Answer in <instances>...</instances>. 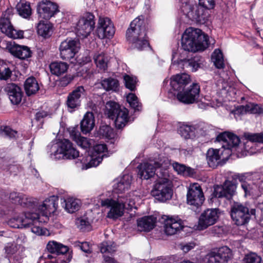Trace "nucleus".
I'll use <instances>...</instances> for the list:
<instances>
[{
	"mask_svg": "<svg viewBox=\"0 0 263 263\" xmlns=\"http://www.w3.org/2000/svg\"><path fill=\"white\" fill-rule=\"evenodd\" d=\"M92 222L91 217H89L87 215H81L76 218L75 224L80 230L85 231H89L91 229V223Z\"/></svg>",
	"mask_w": 263,
	"mask_h": 263,
	"instance_id": "72a5a7b5",
	"label": "nucleus"
},
{
	"mask_svg": "<svg viewBox=\"0 0 263 263\" xmlns=\"http://www.w3.org/2000/svg\"><path fill=\"white\" fill-rule=\"evenodd\" d=\"M157 218L154 215H147L139 218L137 220L138 230L149 232L156 226Z\"/></svg>",
	"mask_w": 263,
	"mask_h": 263,
	"instance_id": "393cba45",
	"label": "nucleus"
},
{
	"mask_svg": "<svg viewBox=\"0 0 263 263\" xmlns=\"http://www.w3.org/2000/svg\"><path fill=\"white\" fill-rule=\"evenodd\" d=\"M204 8V7L200 5L199 6H196L188 13V15L196 21L203 22L207 18V15L205 13L206 10Z\"/></svg>",
	"mask_w": 263,
	"mask_h": 263,
	"instance_id": "c9c22d12",
	"label": "nucleus"
},
{
	"mask_svg": "<svg viewBox=\"0 0 263 263\" xmlns=\"http://www.w3.org/2000/svg\"><path fill=\"white\" fill-rule=\"evenodd\" d=\"M5 252L7 254L11 255L16 252L17 246L14 243H9L5 248Z\"/></svg>",
	"mask_w": 263,
	"mask_h": 263,
	"instance_id": "338daca9",
	"label": "nucleus"
},
{
	"mask_svg": "<svg viewBox=\"0 0 263 263\" xmlns=\"http://www.w3.org/2000/svg\"><path fill=\"white\" fill-rule=\"evenodd\" d=\"M196 135H200L201 136H204L211 129L210 126L205 122H200L196 124H194Z\"/></svg>",
	"mask_w": 263,
	"mask_h": 263,
	"instance_id": "8fccbe9b",
	"label": "nucleus"
},
{
	"mask_svg": "<svg viewBox=\"0 0 263 263\" xmlns=\"http://www.w3.org/2000/svg\"><path fill=\"white\" fill-rule=\"evenodd\" d=\"M46 249L49 253L55 255L64 254L69 250L67 246L55 241H49L47 245Z\"/></svg>",
	"mask_w": 263,
	"mask_h": 263,
	"instance_id": "473e14b6",
	"label": "nucleus"
},
{
	"mask_svg": "<svg viewBox=\"0 0 263 263\" xmlns=\"http://www.w3.org/2000/svg\"><path fill=\"white\" fill-rule=\"evenodd\" d=\"M179 134L185 139H193L196 137L194 125H183L180 127Z\"/></svg>",
	"mask_w": 263,
	"mask_h": 263,
	"instance_id": "a19ab883",
	"label": "nucleus"
},
{
	"mask_svg": "<svg viewBox=\"0 0 263 263\" xmlns=\"http://www.w3.org/2000/svg\"><path fill=\"white\" fill-rule=\"evenodd\" d=\"M59 197L52 195L45 199L42 203L35 204L34 209L37 214H54L58 210Z\"/></svg>",
	"mask_w": 263,
	"mask_h": 263,
	"instance_id": "a211bd4d",
	"label": "nucleus"
},
{
	"mask_svg": "<svg viewBox=\"0 0 263 263\" xmlns=\"http://www.w3.org/2000/svg\"><path fill=\"white\" fill-rule=\"evenodd\" d=\"M73 76L71 75H66L60 79L59 85L61 87L67 86L73 79Z\"/></svg>",
	"mask_w": 263,
	"mask_h": 263,
	"instance_id": "774afa93",
	"label": "nucleus"
},
{
	"mask_svg": "<svg viewBox=\"0 0 263 263\" xmlns=\"http://www.w3.org/2000/svg\"><path fill=\"white\" fill-rule=\"evenodd\" d=\"M200 87L198 83H193L185 91L178 92L177 98L180 102L186 104L197 102L200 96Z\"/></svg>",
	"mask_w": 263,
	"mask_h": 263,
	"instance_id": "2eb2a0df",
	"label": "nucleus"
},
{
	"mask_svg": "<svg viewBox=\"0 0 263 263\" xmlns=\"http://www.w3.org/2000/svg\"><path fill=\"white\" fill-rule=\"evenodd\" d=\"M124 80L125 86L131 91H134L136 88V78L128 75L124 76Z\"/></svg>",
	"mask_w": 263,
	"mask_h": 263,
	"instance_id": "6e6d98bb",
	"label": "nucleus"
},
{
	"mask_svg": "<svg viewBox=\"0 0 263 263\" xmlns=\"http://www.w3.org/2000/svg\"><path fill=\"white\" fill-rule=\"evenodd\" d=\"M69 65L66 63L61 61L52 62L49 65L51 73L57 76L65 73Z\"/></svg>",
	"mask_w": 263,
	"mask_h": 263,
	"instance_id": "f704fd0d",
	"label": "nucleus"
},
{
	"mask_svg": "<svg viewBox=\"0 0 263 263\" xmlns=\"http://www.w3.org/2000/svg\"><path fill=\"white\" fill-rule=\"evenodd\" d=\"M16 10L20 16L25 18H29L32 13L30 4L24 1H21L16 6Z\"/></svg>",
	"mask_w": 263,
	"mask_h": 263,
	"instance_id": "4c0bfd02",
	"label": "nucleus"
},
{
	"mask_svg": "<svg viewBox=\"0 0 263 263\" xmlns=\"http://www.w3.org/2000/svg\"><path fill=\"white\" fill-rule=\"evenodd\" d=\"M37 32L39 35L46 38L52 33V26L49 23H44L41 21L37 24Z\"/></svg>",
	"mask_w": 263,
	"mask_h": 263,
	"instance_id": "ea45409f",
	"label": "nucleus"
},
{
	"mask_svg": "<svg viewBox=\"0 0 263 263\" xmlns=\"http://www.w3.org/2000/svg\"><path fill=\"white\" fill-rule=\"evenodd\" d=\"M126 100L130 106L135 110H141V104L139 102L137 97L134 93H129L127 96Z\"/></svg>",
	"mask_w": 263,
	"mask_h": 263,
	"instance_id": "09e8293b",
	"label": "nucleus"
},
{
	"mask_svg": "<svg viewBox=\"0 0 263 263\" xmlns=\"http://www.w3.org/2000/svg\"><path fill=\"white\" fill-rule=\"evenodd\" d=\"M134 202L130 199L122 196H119L117 199L106 198L102 199L101 208L102 211L106 214H124L132 211L136 208L134 206Z\"/></svg>",
	"mask_w": 263,
	"mask_h": 263,
	"instance_id": "423d86ee",
	"label": "nucleus"
},
{
	"mask_svg": "<svg viewBox=\"0 0 263 263\" xmlns=\"http://www.w3.org/2000/svg\"><path fill=\"white\" fill-rule=\"evenodd\" d=\"M161 219L164 224V232L167 235H174L184 227L183 221L177 216L162 215Z\"/></svg>",
	"mask_w": 263,
	"mask_h": 263,
	"instance_id": "ddd939ff",
	"label": "nucleus"
},
{
	"mask_svg": "<svg viewBox=\"0 0 263 263\" xmlns=\"http://www.w3.org/2000/svg\"><path fill=\"white\" fill-rule=\"evenodd\" d=\"M98 133L100 136L107 139H111L115 137L113 129L108 125L101 126Z\"/></svg>",
	"mask_w": 263,
	"mask_h": 263,
	"instance_id": "de8ad7c7",
	"label": "nucleus"
},
{
	"mask_svg": "<svg viewBox=\"0 0 263 263\" xmlns=\"http://www.w3.org/2000/svg\"><path fill=\"white\" fill-rule=\"evenodd\" d=\"M49 215H22L21 217L14 218L9 221V224L13 228H23L30 227L31 232L37 235H44L46 230L40 226V224L47 223L49 219Z\"/></svg>",
	"mask_w": 263,
	"mask_h": 263,
	"instance_id": "7ed1b4c3",
	"label": "nucleus"
},
{
	"mask_svg": "<svg viewBox=\"0 0 263 263\" xmlns=\"http://www.w3.org/2000/svg\"><path fill=\"white\" fill-rule=\"evenodd\" d=\"M16 134L17 132L12 129L9 127L5 126L0 128V136L2 137L13 138L16 137Z\"/></svg>",
	"mask_w": 263,
	"mask_h": 263,
	"instance_id": "864d4df0",
	"label": "nucleus"
},
{
	"mask_svg": "<svg viewBox=\"0 0 263 263\" xmlns=\"http://www.w3.org/2000/svg\"><path fill=\"white\" fill-rule=\"evenodd\" d=\"M126 35L127 41L139 50H143L149 46L144 21L140 16L131 22Z\"/></svg>",
	"mask_w": 263,
	"mask_h": 263,
	"instance_id": "20e7f679",
	"label": "nucleus"
},
{
	"mask_svg": "<svg viewBox=\"0 0 263 263\" xmlns=\"http://www.w3.org/2000/svg\"><path fill=\"white\" fill-rule=\"evenodd\" d=\"M256 184L254 183L253 185L249 184L246 182H243L241 184V187L245 192V196H250L254 193L255 187Z\"/></svg>",
	"mask_w": 263,
	"mask_h": 263,
	"instance_id": "052dcab7",
	"label": "nucleus"
},
{
	"mask_svg": "<svg viewBox=\"0 0 263 263\" xmlns=\"http://www.w3.org/2000/svg\"><path fill=\"white\" fill-rule=\"evenodd\" d=\"M62 200L63 201H61V203L66 212L72 214L79 210L80 208V200L72 198L67 199L61 198V200Z\"/></svg>",
	"mask_w": 263,
	"mask_h": 263,
	"instance_id": "2f4dec72",
	"label": "nucleus"
},
{
	"mask_svg": "<svg viewBox=\"0 0 263 263\" xmlns=\"http://www.w3.org/2000/svg\"><path fill=\"white\" fill-rule=\"evenodd\" d=\"M109 60V57L104 53L94 56V60L97 67L103 71L107 69Z\"/></svg>",
	"mask_w": 263,
	"mask_h": 263,
	"instance_id": "79ce46f5",
	"label": "nucleus"
},
{
	"mask_svg": "<svg viewBox=\"0 0 263 263\" xmlns=\"http://www.w3.org/2000/svg\"><path fill=\"white\" fill-rule=\"evenodd\" d=\"M245 137L251 142L263 143V133L257 134L245 133Z\"/></svg>",
	"mask_w": 263,
	"mask_h": 263,
	"instance_id": "5fc2aeb1",
	"label": "nucleus"
},
{
	"mask_svg": "<svg viewBox=\"0 0 263 263\" xmlns=\"http://www.w3.org/2000/svg\"><path fill=\"white\" fill-rule=\"evenodd\" d=\"M231 214H255L259 212L256 211L255 205L251 204L249 202L241 203L234 201L231 204Z\"/></svg>",
	"mask_w": 263,
	"mask_h": 263,
	"instance_id": "b1692460",
	"label": "nucleus"
},
{
	"mask_svg": "<svg viewBox=\"0 0 263 263\" xmlns=\"http://www.w3.org/2000/svg\"><path fill=\"white\" fill-rule=\"evenodd\" d=\"M85 89L83 86H79L69 93L67 97L66 104L68 109L73 111L81 105V98L84 95Z\"/></svg>",
	"mask_w": 263,
	"mask_h": 263,
	"instance_id": "412c9836",
	"label": "nucleus"
},
{
	"mask_svg": "<svg viewBox=\"0 0 263 263\" xmlns=\"http://www.w3.org/2000/svg\"><path fill=\"white\" fill-rule=\"evenodd\" d=\"M84 156H80L79 160L83 164L87 165V167H96L102 161L103 155H97L92 154L90 155L87 151L85 152Z\"/></svg>",
	"mask_w": 263,
	"mask_h": 263,
	"instance_id": "bb28decb",
	"label": "nucleus"
},
{
	"mask_svg": "<svg viewBox=\"0 0 263 263\" xmlns=\"http://www.w3.org/2000/svg\"><path fill=\"white\" fill-rule=\"evenodd\" d=\"M24 88L27 95L35 94L39 89V85L34 77H29L25 81Z\"/></svg>",
	"mask_w": 263,
	"mask_h": 263,
	"instance_id": "e433bc0d",
	"label": "nucleus"
},
{
	"mask_svg": "<svg viewBox=\"0 0 263 263\" xmlns=\"http://www.w3.org/2000/svg\"><path fill=\"white\" fill-rule=\"evenodd\" d=\"M253 179L254 183L258 186V189L261 193H263V174L256 173L253 174Z\"/></svg>",
	"mask_w": 263,
	"mask_h": 263,
	"instance_id": "13d9d810",
	"label": "nucleus"
},
{
	"mask_svg": "<svg viewBox=\"0 0 263 263\" xmlns=\"http://www.w3.org/2000/svg\"><path fill=\"white\" fill-rule=\"evenodd\" d=\"M9 50L12 54L20 59H26L31 56L30 48L26 46L14 45Z\"/></svg>",
	"mask_w": 263,
	"mask_h": 263,
	"instance_id": "cd10ccee",
	"label": "nucleus"
},
{
	"mask_svg": "<svg viewBox=\"0 0 263 263\" xmlns=\"http://www.w3.org/2000/svg\"><path fill=\"white\" fill-rule=\"evenodd\" d=\"M27 200H23L22 204L19 205L24 208H27L29 209H34L35 204L36 203V199L33 197H29L26 195Z\"/></svg>",
	"mask_w": 263,
	"mask_h": 263,
	"instance_id": "e2e57ef3",
	"label": "nucleus"
},
{
	"mask_svg": "<svg viewBox=\"0 0 263 263\" xmlns=\"http://www.w3.org/2000/svg\"><path fill=\"white\" fill-rule=\"evenodd\" d=\"M95 126L94 116L92 112H87L84 116L81 122V131L83 134L89 133Z\"/></svg>",
	"mask_w": 263,
	"mask_h": 263,
	"instance_id": "7c9ffc66",
	"label": "nucleus"
},
{
	"mask_svg": "<svg viewBox=\"0 0 263 263\" xmlns=\"http://www.w3.org/2000/svg\"><path fill=\"white\" fill-rule=\"evenodd\" d=\"M101 85L106 91H117L119 89V81L111 77L103 79L101 82Z\"/></svg>",
	"mask_w": 263,
	"mask_h": 263,
	"instance_id": "58836bf2",
	"label": "nucleus"
},
{
	"mask_svg": "<svg viewBox=\"0 0 263 263\" xmlns=\"http://www.w3.org/2000/svg\"><path fill=\"white\" fill-rule=\"evenodd\" d=\"M241 112H249L250 114H261L263 109L257 104L252 103L247 104L240 107Z\"/></svg>",
	"mask_w": 263,
	"mask_h": 263,
	"instance_id": "49530a36",
	"label": "nucleus"
},
{
	"mask_svg": "<svg viewBox=\"0 0 263 263\" xmlns=\"http://www.w3.org/2000/svg\"><path fill=\"white\" fill-rule=\"evenodd\" d=\"M196 246L194 242H183L179 245L180 248L184 253H187L193 249Z\"/></svg>",
	"mask_w": 263,
	"mask_h": 263,
	"instance_id": "69168bd1",
	"label": "nucleus"
},
{
	"mask_svg": "<svg viewBox=\"0 0 263 263\" xmlns=\"http://www.w3.org/2000/svg\"><path fill=\"white\" fill-rule=\"evenodd\" d=\"M12 15L13 9L11 8H8L3 13L0 18V29L3 33L10 38H22L23 37V31L14 29L11 24L10 18Z\"/></svg>",
	"mask_w": 263,
	"mask_h": 263,
	"instance_id": "f8f14e48",
	"label": "nucleus"
},
{
	"mask_svg": "<svg viewBox=\"0 0 263 263\" xmlns=\"http://www.w3.org/2000/svg\"><path fill=\"white\" fill-rule=\"evenodd\" d=\"M173 169L179 175L182 176H190L194 173V170L190 167L179 163L174 162L172 164Z\"/></svg>",
	"mask_w": 263,
	"mask_h": 263,
	"instance_id": "c03bdc74",
	"label": "nucleus"
},
{
	"mask_svg": "<svg viewBox=\"0 0 263 263\" xmlns=\"http://www.w3.org/2000/svg\"><path fill=\"white\" fill-rule=\"evenodd\" d=\"M115 29L111 20L108 17H100L97 29L98 36L101 39L112 37Z\"/></svg>",
	"mask_w": 263,
	"mask_h": 263,
	"instance_id": "6ab92c4d",
	"label": "nucleus"
},
{
	"mask_svg": "<svg viewBox=\"0 0 263 263\" xmlns=\"http://www.w3.org/2000/svg\"><path fill=\"white\" fill-rule=\"evenodd\" d=\"M191 68L192 71H196L200 67L201 63L199 62L198 58L194 57L193 59L187 60L184 61Z\"/></svg>",
	"mask_w": 263,
	"mask_h": 263,
	"instance_id": "bf43d9fd",
	"label": "nucleus"
},
{
	"mask_svg": "<svg viewBox=\"0 0 263 263\" xmlns=\"http://www.w3.org/2000/svg\"><path fill=\"white\" fill-rule=\"evenodd\" d=\"M93 154L97 155H103L104 157L105 154L103 153L106 152L107 147L105 144H98L93 146Z\"/></svg>",
	"mask_w": 263,
	"mask_h": 263,
	"instance_id": "0e129e2a",
	"label": "nucleus"
},
{
	"mask_svg": "<svg viewBox=\"0 0 263 263\" xmlns=\"http://www.w3.org/2000/svg\"><path fill=\"white\" fill-rule=\"evenodd\" d=\"M186 197L187 203L192 206V210L195 213H200L204 198L201 187L198 183H193L190 186Z\"/></svg>",
	"mask_w": 263,
	"mask_h": 263,
	"instance_id": "9b49d317",
	"label": "nucleus"
},
{
	"mask_svg": "<svg viewBox=\"0 0 263 263\" xmlns=\"http://www.w3.org/2000/svg\"><path fill=\"white\" fill-rule=\"evenodd\" d=\"M105 114L109 118L114 120L116 127L118 129L124 127L128 121V112L124 108L121 109L116 102H108L105 106Z\"/></svg>",
	"mask_w": 263,
	"mask_h": 263,
	"instance_id": "1a4fd4ad",
	"label": "nucleus"
},
{
	"mask_svg": "<svg viewBox=\"0 0 263 263\" xmlns=\"http://www.w3.org/2000/svg\"><path fill=\"white\" fill-rule=\"evenodd\" d=\"M157 176L159 180L155 184L151 194L156 199L164 202L171 199L173 194L168 171L164 170L162 172L160 170L157 172Z\"/></svg>",
	"mask_w": 263,
	"mask_h": 263,
	"instance_id": "0eeeda50",
	"label": "nucleus"
},
{
	"mask_svg": "<svg viewBox=\"0 0 263 263\" xmlns=\"http://www.w3.org/2000/svg\"><path fill=\"white\" fill-rule=\"evenodd\" d=\"M100 250L102 253L112 254L117 250L116 245L112 241H103L100 245Z\"/></svg>",
	"mask_w": 263,
	"mask_h": 263,
	"instance_id": "a18cd8bd",
	"label": "nucleus"
},
{
	"mask_svg": "<svg viewBox=\"0 0 263 263\" xmlns=\"http://www.w3.org/2000/svg\"><path fill=\"white\" fill-rule=\"evenodd\" d=\"M37 11L40 18L49 20L59 12V9L56 4L48 1H42L39 3Z\"/></svg>",
	"mask_w": 263,
	"mask_h": 263,
	"instance_id": "aec40b11",
	"label": "nucleus"
},
{
	"mask_svg": "<svg viewBox=\"0 0 263 263\" xmlns=\"http://www.w3.org/2000/svg\"><path fill=\"white\" fill-rule=\"evenodd\" d=\"M9 198L12 203L18 205L22 204L23 200H27L26 195L17 192L10 193Z\"/></svg>",
	"mask_w": 263,
	"mask_h": 263,
	"instance_id": "3c124183",
	"label": "nucleus"
},
{
	"mask_svg": "<svg viewBox=\"0 0 263 263\" xmlns=\"http://www.w3.org/2000/svg\"><path fill=\"white\" fill-rule=\"evenodd\" d=\"M190 82V76L183 73L173 76L171 78L170 85L174 90L180 92L184 90V87Z\"/></svg>",
	"mask_w": 263,
	"mask_h": 263,
	"instance_id": "4be33fe9",
	"label": "nucleus"
},
{
	"mask_svg": "<svg viewBox=\"0 0 263 263\" xmlns=\"http://www.w3.org/2000/svg\"><path fill=\"white\" fill-rule=\"evenodd\" d=\"M50 157L54 160L73 159L79 157V152L68 139H64L58 144L48 146Z\"/></svg>",
	"mask_w": 263,
	"mask_h": 263,
	"instance_id": "6e6552de",
	"label": "nucleus"
},
{
	"mask_svg": "<svg viewBox=\"0 0 263 263\" xmlns=\"http://www.w3.org/2000/svg\"><path fill=\"white\" fill-rule=\"evenodd\" d=\"M181 46L183 50L195 52L203 51L208 46V36L199 29L190 27L182 34Z\"/></svg>",
	"mask_w": 263,
	"mask_h": 263,
	"instance_id": "f03ea898",
	"label": "nucleus"
},
{
	"mask_svg": "<svg viewBox=\"0 0 263 263\" xmlns=\"http://www.w3.org/2000/svg\"><path fill=\"white\" fill-rule=\"evenodd\" d=\"M171 163L168 158L158 155L154 159H150L147 162L143 163L138 166V175L142 179L147 180L155 175H157L158 171L162 172L168 170Z\"/></svg>",
	"mask_w": 263,
	"mask_h": 263,
	"instance_id": "39448f33",
	"label": "nucleus"
},
{
	"mask_svg": "<svg viewBox=\"0 0 263 263\" xmlns=\"http://www.w3.org/2000/svg\"><path fill=\"white\" fill-rule=\"evenodd\" d=\"M5 90L9 96V98L12 104L17 105L22 101L23 92L21 88L14 83L7 84L5 88Z\"/></svg>",
	"mask_w": 263,
	"mask_h": 263,
	"instance_id": "5701e85b",
	"label": "nucleus"
},
{
	"mask_svg": "<svg viewBox=\"0 0 263 263\" xmlns=\"http://www.w3.org/2000/svg\"><path fill=\"white\" fill-rule=\"evenodd\" d=\"M212 60L216 68L221 69L224 67L223 54L220 49H216L214 50L212 55Z\"/></svg>",
	"mask_w": 263,
	"mask_h": 263,
	"instance_id": "37998d69",
	"label": "nucleus"
},
{
	"mask_svg": "<svg viewBox=\"0 0 263 263\" xmlns=\"http://www.w3.org/2000/svg\"><path fill=\"white\" fill-rule=\"evenodd\" d=\"M218 218V215H200L198 223L194 226V229L199 231L203 230L214 224Z\"/></svg>",
	"mask_w": 263,
	"mask_h": 263,
	"instance_id": "a878e982",
	"label": "nucleus"
},
{
	"mask_svg": "<svg viewBox=\"0 0 263 263\" xmlns=\"http://www.w3.org/2000/svg\"><path fill=\"white\" fill-rule=\"evenodd\" d=\"M245 263H261V258L255 253H250L246 255Z\"/></svg>",
	"mask_w": 263,
	"mask_h": 263,
	"instance_id": "4d7b16f0",
	"label": "nucleus"
},
{
	"mask_svg": "<svg viewBox=\"0 0 263 263\" xmlns=\"http://www.w3.org/2000/svg\"><path fill=\"white\" fill-rule=\"evenodd\" d=\"M69 133L71 138L82 148L87 149L92 146V140L80 136L79 132L77 131L74 128L70 130Z\"/></svg>",
	"mask_w": 263,
	"mask_h": 263,
	"instance_id": "c85d7f7f",
	"label": "nucleus"
},
{
	"mask_svg": "<svg viewBox=\"0 0 263 263\" xmlns=\"http://www.w3.org/2000/svg\"><path fill=\"white\" fill-rule=\"evenodd\" d=\"M12 72L5 65L0 64V79L6 80L10 78Z\"/></svg>",
	"mask_w": 263,
	"mask_h": 263,
	"instance_id": "680f3d73",
	"label": "nucleus"
},
{
	"mask_svg": "<svg viewBox=\"0 0 263 263\" xmlns=\"http://www.w3.org/2000/svg\"><path fill=\"white\" fill-rule=\"evenodd\" d=\"M132 177L129 175H124L114 185V192L117 193H121L128 190L130 186Z\"/></svg>",
	"mask_w": 263,
	"mask_h": 263,
	"instance_id": "c756f323",
	"label": "nucleus"
},
{
	"mask_svg": "<svg viewBox=\"0 0 263 263\" xmlns=\"http://www.w3.org/2000/svg\"><path fill=\"white\" fill-rule=\"evenodd\" d=\"M80 49L78 40L66 39L63 41L60 46V55L64 60H69L70 63L76 64L78 62L74 58Z\"/></svg>",
	"mask_w": 263,
	"mask_h": 263,
	"instance_id": "9d476101",
	"label": "nucleus"
},
{
	"mask_svg": "<svg viewBox=\"0 0 263 263\" xmlns=\"http://www.w3.org/2000/svg\"><path fill=\"white\" fill-rule=\"evenodd\" d=\"M95 26V15L89 12L85 13L80 17L77 23V33L83 37H86L93 30Z\"/></svg>",
	"mask_w": 263,
	"mask_h": 263,
	"instance_id": "4468645a",
	"label": "nucleus"
},
{
	"mask_svg": "<svg viewBox=\"0 0 263 263\" xmlns=\"http://www.w3.org/2000/svg\"><path fill=\"white\" fill-rule=\"evenodd\" d=\"M216 141L222 142V150L220 148H209L206 154V159L210 167L216 168L220 163L221 156L223 151H227L228 155H231V149L238 145L240 139L236 135L228 132L219 134L216 137Z\"/></svg>",
	"mask_w": 263,
	"mask_h": 263,
	"instance_id": "f257e3e1",
	"label": "nucleus"
},
{
	"mask_svg": "<svg viewBox=\"0 0 263 263\" xmlns=\"http://www.w3.org/2000/svg\"><path fill=\"white\" fill-rule=\"evenodd\" d=\"M232 219L237 226H241L248 222L250 219L248 215H230Z\"/></svg>",
	"mask_w": 263,
	"mask_h": 263,
	"instance_id": "603ef678",
	"label": "nucleus"
},
{
	"mask_svg": "<svg viewBox=\"0 0 263 263\" xmlns=\"http://www.w3.org/2000/svg\"><path fill=\"white\" fill-rule=\"evenodd\" d=\"M232 256L231 250L227 246L216 248L206 256L208 263H228Z\"/></svg>",
	"mask_w": 263,
	"mask_h": 263,
	"instance_id": "f3484780",
	"label": "nucleus"
},
{
	"mask_svg": "<svg viewBox=\"0 0 263 263\" xmlns=\"http://www.w3.org/2000/svg\"><path fill=\"white\" fill-rule=\"evenodd\" d=\"M237 183L236 181L227 180L222 185L214 187L212 196L214 198L224 197L231 199L236 194Z\"/></svg>",
	"mask_w": 263,
	"mask_h": 263,
	"instance_id": "dca6fc26",
	"label": "nucleus"
}]
</instances>
